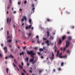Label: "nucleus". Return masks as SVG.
Listing matches in <instances>:
<instances>
[{"mask_svg":"<svg viewBox=\"0 0 75 75\" xmlns=\"http://www.w3.org/2000/svg\"><path fill=\"white\" fill-rule=\"evenodd\" d=\"M70 43H69V41H67L66 42V45L64 48L63 49L64 51H65V50L67 49V48H68L69 46L70 45Z\"/></svg>","mask_w":75,"mask_h":75,"instance_id":"nucleus-2","label":"nucleus"},{"mask_svg":"<svg viewBox=\"0 0 75 75\" xmlns=\"http://www.w3.org/2000/svg\"><path fill=\"white\" fill-rule=\"evenodd\" d=\"M47 36H48V37H49V36H50V35L49 34H50V32L49 31H47Z\"/></svg>","mask_w":75,"mask_h":75,"instance_id":"nucleus-19","label":"nucleus"},{"mask_svg":"<svg viewBox=\"0 0 75 75\" xmlns=\"http://www.w3.org/2000/svg\"><path fill=\"white\" fill-rule=\"evenodd\" d=\"M35 50H37V47H36L34 48Z\"/></svg>","mask_w":75,"mask_h":75,"instance_id":"nucleus-46","label":"nucleus"},{"mask_svg":"<svg viewBox=\"0 0 75 75\" xmlns=\"http://www.w3.org/2000/svg\"><path fill=\"white\" fill-rule=\"evenodd\" d=\"M8 58V57H5V59H7Z\"/></svg>","mask_w":75,"mask_h":75,"instance_id":"nucleus-55","label":"nucleus"},{"mask_svg":"<svg viewBox=\"0 0 75 75\" xmlns=\"http://www.w3.org/2000/svg\"><path fill=\"white\" fill-rule=\"evenodd\" d=\"M62 43V40L59 39V44H61Z\"/></svg>","mask_w":75,"mask_h":75,"instance_id":"nucleus-11","label":"nucleus"},{"mask_svg":"<svg viewBox=\"0 0 75 75\" xmlns=\"http://www.w3.org/2000/svg\"><path fill=\"white\" fill-rule=\"evenodd\" d=\"M13 65H14V67H16L17 66H16V65H15V64H14V63H13Z\"/></svg>","mask_w":75,"mask_h":75,"instance_id":"nucleus-42","label":"nucleus"},{"mask_svg":"<svg viewBox=\"0 0 75 75\" xmlns=\"http://www.w3.org/2000/svg\"><path fill=\"white\" fill-rule=\"evenodd\" d=\"M31 30H34V27H32L31 28Z\"/></svg>","mask_w":75,"mask_h":75,"instance_id":"nucleus-52","label":"nucleus"},{"mask_svg":"<svg viewBox=\"0 0 75 75\" xmlns=\"http://www.w3.org/2000/svg\"><path fill=\"white\" fill-rule=\"evenodd\" d=\"M27 1H25L24 2V3L25 4H27Z\"/></svg>","mask_w":75,"mask_h":75,"instance_id":"nucleus-36","label":"nucleus"},{"mask_svg":"<svg viewBox=\"0 0 75 75\" xmlns=\"http://www.w3.org/2000/svg\"><path fill=\"white\" fill-rule=\"evenodd\" d=\"M30 62H32V64L34 65L35 63L37 62V60H35V61L34 60V59H30Z\"/></svg>","mask_w":75,"mask_h":75,"instance_id":"nucleus-3","label":"nucleus"},{"mask_svg":"<svg viewBox=\"0 0 75 75\" xmlns=\"http://www.w3.org/2000/svg\"><path fill=\"white\" fill-rule=\"evenodd\" d=\"M66 38H66V35L63 36L62 38V40H65Z\"/></svg>","mask_w":75,"mask_h":75,"instance_id":"nucleus-8","label":"nucleus"},{"mask_svg":"<svg viewBox=\"0 0 75 75\" xmlns=\"http://www.w3.org/2000/svg\"><path fill=\"white\" fill-rule=\"evenodd\" d=\"M23 19L25 20V21H27V18H26L25 16L23 17Z\"/></svg>","mask_w":75,"mask_h":75,"instance_id":"nucleus-18","label":"nucleus"},{"mask_svg":"<svg viewBox=\"0 0 75 75\" xmlns=\"http://www.w3.org/2000/svg\"><path fill=\"white\" fill-rule=\"evenodd\" d=\"M18 4L19 5H20L21 4V2H18Z\"/></svg>","mask_w":75,"mask_h":75,"instance_id":"nucleus-38","label":"nucleus"},{"mask_svg":"<svg viewBox=\"0 0 75 75\" xmlns=\"http://www.w3.org/2000/svg\"><path fill=\"white\" fill-rule=\"evenodd\" d=\"M54 52H57V49H55Z\"/></svg>","mask_w":75,"mask_h":75,"instance_id":"nucleus-59","label":"nucleus"},{"mask_svg":"<svg viewBox=\"0 0 75 75\" xmlns=\"http://www.w3.org/2000/svg\"><path fill=\"white\" fill-rule=\"evenodd\" d=\"M14 60L15 64H17V62H16L15 59H14Z\"/></svg>","mask_w":75,"mask_h":75,"instance_id":"nucleus-35","label":"nucleus"},{"mask_svg":"<svg viewBox=\"0 0 75 75\" xmlns=\"http://www.w3.org/2000/svg\"><path fill=\"white\" fill-rule=\"evenodd\" d=\"M7 47H5L4 48V50H5V52L6 53H7Z\"/></svg>","mask_w":75,"mask_h":75,"instance_id":"nucleus-7","label":"nucleus"},{"mask_svg":"<svg viewBox=\"0 0 75 75\" xmlns=\"http://www.w3.org/2000/svg\"><path fill=\"white\" fill-rule=\"evenodd\" d=\"M38 55H40V52H38Z\"/></svg>","mask_w":75,"mask_h":75,"instance_id":"nucleus-48","label":"nucleus"},{"mask_svg":"<svg viewBox=\"0 0 75 75\" xmlns=\"http://www.w3.org/2000/svg\"><path fill=\"white\" fill-rule=\"evenodd\" d=\"M53 71L55 72V69H53Z\"/></svg>","mask_w":75,"mask_h":75,"instance_id":"nucleus-61","label":"nucleus"},{"mask_svg":"<svg viewBox=\"0 0 75 75\" xmlns=\"http://www.w3.org/2000/svg\"><path fill=\"white\" fill-rule=\"evenodd\" d=\"M27 65L28 66H29V65H30V64H29V63H28L27 64Z\"/></svg>","mask_w":75,"mask_h":75,"instance_id":"nucleus-50","label":"nucleus"},{"mask_svg":"<svg viewBox=\"0 0 75 75\" xmlns=\"http://www.w3.org/2000/svg\"><path fill=\"white\" fill-rule=\"evenodd\" d=\"M27 34L28 37H29V36H30V35H32V33H28Z\"/></svg>","mask_w":75,"mask_h":75,"instance_id":"nucleus-13","label":"nucleus"},{"mask_svg":"<svg viewBox=\"0 0 75 75\" xmlns=\"http://www.w3.org/2000/svg\"><path fill=\"white\" fill-rule=\"evenodd\" d=\"M9 47L11 48V47H12V46H11V45H9Z\"/></svg>","mask_w":75,"mask_h":75,"instance_id":"nucleus-56","label":"nucleus"},{"mask_svg":"<svg viewBox=\"0 0 75 75\" xmlns=\"http://www.w3.org/2000/svg\"><path fill=\"white\" fill-rule=\"evenodd\" d=\"M42 45H44L45 44V43H42Z\"/></svg>","mask_w":75,"mask_h":75,"instance_id":"nucleus-63","label":"nucleus"},{"mask_svg":"<svg viewBox=\"0 0 75 75\" xmlns=\"http://www.w3.org/2000/svg\"><path fill=\"white\" fill-rule=\"evenodd\" d=\"M22 66H23V65H24V64L23 62H22Z\"/></svg>","mask_w":75,"mask_h":75,"instance_id":"nucleus-54","label":"nucleus"},{"mask_svg":"<svg viewBox=\"0 0 75 75\" xmlns=\"http://www.w3.org/2000/svg\"><path fill=\"white\" fill-rule=\"evenodd\" d=\"M27 53L29 55H31V57H32L33 58H33H34V56H33V55H35V53H33V50H32V51H30V52L29 51H28L27 52Z\"/></svg>","mask_w":75,"mask_h":75,"instance_id":"nucleus-1","label":"nucleus"},{"mask_svg":"<svg viewBox=\"0 0 75 75\" xmlns=\"http://www.w3.org/2000/svg\"><path fill=\"white\" fill-rule=\"evenodd\" d=\"M24 55V52H22V53H20V55Z\"/></svg>","mask_w":75,"mask_h":75,"instance_id":"nucleus-15","label":"nucleus"},{"mask_svg":"<svg viewBox=\"0 0 75 75\" xmlns=\"http://www.w3.org/2000/svg\"><path fill=\"white\" fill-rule=\"evenodd\" d=\"M10 6H7V8L8 9H9V8H10Z\"/></svg>","mask_w":75,"mask_h":75,"instance_id":"nucleus-34","label":"nucleus"},{"mask_svg":"<svg viewBox=\"0 0 75 75\" xmlns=\"http://www.w3.org/2000/svg\"><path fill=\"white\" fill-rule=\"evenodd\" d=\"M67 57V55L65 56H62V58H66Z\"/></svg>","mask_w":75,"mask_h":75,"instance_id":"nucleus-17","label":"nucleus"},{"mask_svg":"<svg viewBox=\"0 0 75 75\" xmlns=\"http://www.w3.org/2000/svg\"><path fill=\"white\" fill-rule=\"evenodd\" d=\"M19 68H21V69H23V67L21 66V65H19Z\"/></svg>","mask_w":75,"mask_h":75,"instance_id":"nucleus-12","label":"nucleus"},{"mask_svg":"<svg viewBox=\"0 0 75 75\" xmlns=\"http://www.w3.org/2000/svg\"><path fill=\"white\" fill-rule=\"evenodd\" d=\"M31 27H32V25H29L28 27L26 26L25 27V29H26V30H28V29H30V28Z\"/></svg>","mask_w":75,"mask_h":75,"instance_id":"nucleus-6","label":"nucleus"},{"mask_svg":"<svg viewBox=\"0 0 75 75\" xmlns=\"http://www.w3.org/2000/svg\"><path fill=\"white\" fill-rule=\"evenodd\" d=\"M9 34V31L8 30L7 31V36H8V35Z\"/></svg>","mask_w":75,"mask_h":75,"instance_id":"nucleus-28","label":"nucleus"},{"mask_svg":"<svg viewBox=\"0 0 75 75\" xmlns=\"http://www.w3.org/2000/svg\"><path fill=\"white\" fill-rule=\"evenodd\" d=\"M69 33H70L69 32H67V34H69Z\"/></svg>","mask_w":75,"mask_h":75,"instance_id":"nucleus-57","label":"nucleus"},{"mask_svg":"<svg viewBox=\"0 0 75 75\" xmlns=\"http://www.w3.org/2000/svg\"><path fill=\"white\" fill-rule=\"evenodd\" d=\"M9 57H11V58H14V57L11 54Z\"/></svg>","mask_w":75,"mask_h":75,"instance_id":"nucleus-25","label":"nucleus"},{"mask_svg":"<svg viewBox=\"0 0 75 75\" xmlns=\"http://www.w3.org/2000/svg\"><path fill=\"white\" fill-rule=\"evenodd\" d=\"M22 75H24V74L23 73H22Z\"/></svg>","mask_w":75,"mask_h":75,"instance_id":"nucleus-64","label":"nucleus"},{"mask_svg":"<svg viewBox=\"0 0 75 75\" xmlns=\"http://www.w3.org/2000/svg\"><path fill=\"white\" fill-rule=\"evenodd\" d=\"M29 71L30 72H31V73H32V71H31V70H30Z\"/></svg>","mask_w":75,"mask_h":75,"instance_id":"nucleus-58","label":"nucleus"},{"mask_svg":"<svg viewBox=\"0 0 75 75\" xmlns=\"http://www.w3.org/2000/svg\"><path fill=\"white\" fill-rule=\"evenodd\" d=\"M52 61H53V59H54V53H52V56L50 58Z\"/></svg>","mask_w":75,"mask_h":75,"instance_id":"nucleus-4","label":"nucleus"},{"mask_svg":"<svg viewBox=\"0 0 75 75\" xmlns=\"http://www.w3.org/2000/svg\"><path fill=\"white\" fill-rule=\"evenodd\" d=\"M23 38H26V37H25V35H24L23 36Z\"/></svg>","mask_w":75,"mask_h":75,"instance_id":"nucleus-49","label":"nucleus"},{"mask_svg":"<svg viewBox=\"0 0 75 75\" xmlns=\"http://www.w3.org/2000/svg\"><path fill=\"white\" fill-rule=\"evenodd\" d=\"M47 21H48V22H50V21H51V20H50V19L49 18L47 19Z\"/></svg>","mask_w":75,"mask_h":75,"instance_id":"nucleus-21","label":"nucleus"},{"mask_svg":"<svg viewBox=\"0 0 75 75\" xmlns=\"http://www.w3.org/2000/svg\"><path fill=\"white\" fill-rule=\"evenodd\" d=\"M29 22L30 23V24H31V19H30L29 20Z\"/></svg>","mask_w":75,"mask_h":75,"instance_id":"nucleus-23","label":"nucleus"},{"mask_svg":"<svg viewBox=\"0 0 75 75\" xmlns=\"http://www.w3.org/2000/svg\"><path fill=\"white\" fill-rule=\"evenodd\" d=\"M67 52L68 53H69V50H67Z\"/></svg>","mask_w":75,"mask_h":75,"instance_id":"nucleus-47","label":"nucleus"},{"mask_svg":"<svg viewBox=\"0 0 75 75\" xmlns=\"http://www.w3.org/2000/svg\"><path fill=\"white\" fill-rule=\"evenodd\" d=\"M57 57H58V56H59V51H57Z\"/></svg>","mask_w":75,"mask_h":75,"instance_id":"nucleus-16","label":"nucleus"},{"mask_svg":"<svg viewBox=\"0 0 75 75\" xmlns=\"http://www.w3.org/2000/svg\"><path fill=\"white\" fill-rule=\"evenodd\" d=\"M61 68H59V69H58V70L59 71H60V70H61Z\"/></svg>","mask_w":75,"mask_h":75,"instance_id":"nucleus-60","label":"nucleus"},{"mask_svg":"<svg viewBox=\"0 0 75 75\" xmlns=\"http://www.w3.org/2000/svg\"><path fill=\"white\" fill-rule=\"evenodd\" d=\"M0 57H1V58H2V55H1V54L0 53Z\"/></svg>","mask_w":75,"mask_h":75,"instance_id":"nucleus-40","label":"nucleus"},{"mask_svg":"<svg viewBox=\"0 0 75 75\" xmlns=\"http://www.w3.org/2000/svg\"><path fill=\"white\" fill-rule=\"evenodd\" d=\"M24 18H23L22 19L21 21H22V22H23V21H24Z\"/></svg>","mask_w":75,"mask_h":75,"instance_id":"nucleus-43","label":"nucleus"},{"mask_svg":"<svg viewBox=\"0 0 75 75\" xmlns=\"http://www.w3.org/2000/svg\"><path fill=\"white\" fill-rule=\"evenodd\" d=\"M62 54V52H61V53L59 54V58H62V56H61Z\"/></svg>","mask_w":75,"mask_h":75,"instance_id":"nucleus-10","label":"nucleus"},{"mask_svg":"<svg viewBox=\"0 0 75 75\" xmlns=\"http://www.w3.org/2000/svg\"><path fill=\"white\" fill-rule=\"evenodd\" d=\"M28 57H27L26 58V62H28Z\"/></svg>","mask_w":75,"mask_h":75,"instance_id":"nucleus-22","label":"nucleus"},{"mask_svg":"<svg viewBox=\"0 0 75 75\" xmlns=\"http://www.w3.org/2000/svg\"><path fill=\"white\" fill-rule=\"evenodd\" d=\"M40 42H40L39 41V40H38L37 41V43H38V44H40Z\"/></svg>","mask_w":75,"mask_h":75,"instance_id":"nucleus-24","label":"nucleus"},{"mask_svg":"<svg viewBox=\"0 0 75 75\" xmlns=\"http://www.w3.org/2000/svg\"><path fill=\"white\" fill-rule=\"evenodd\" d=\"M18 42V41L17 40H16V43L15 44H17Z\"/></svg>","mask_w":75,"mask_h":75,"instance_id":"nucleus-53","label":"nucleus"},{"mask_svg":"<svg viewBox=\"0 0 75 75\" xmlns=\"http://www.w3.org/2000/svg\"><path fill=\"white\" fill-rule=\"evenodd\" d=\"M70 28L71 29H74V26H71Z\"/></svg>","mask_w":75,"mask_h":75,"instance_id":"nucleus-20","label":"nucleus"},{"mask_svg":"<svg viewBox=\"0 0 75 75\" xmlns=\"http://www.w3.org/2000/svg\"><path fill=\"white\" fill-rule=\"evenodd\" d=\"M23 71L24 72H25V73H26V71H25V69H23Z\"/></svg>","mask_w":75,"mask_h":75,"instance_id":"nucleus-44","label":"nucleus"},{"mask_svg":"<svg viewBox=\"0 0 75 75\" xmlns=\"http://www.w3.org/2000/svg\"><path fill=\"white\" fill-rule=\"evenodd\" d=\"M43 41H45V40H47V38L43 37Z\"/></svg>","mask_w":75,"mask_h":75,"instance_id":"nucleus-26","label":"nucleus"},{"mask_svg":"<svg viewBox=\"0 0 75 75\" xmlns=\"http://www.w3.org/2000/svg\"><path fill=\"white\" fill-rule=\"evenodd\" d=\"M39 71H40V73H41V72H42V70H39Z\"/></svg>","mask_w":75,"mask_h":75,"instance_id":"nucleus-51","label":"nucleus"},{"mask_svg":"<svg viewBox=\"0 0 75 75\" xmlns=\"http://www.w3.org/2000/svg\"><path fill=\"white\" fill-rule=\"evenodd\" d=\"M40 51H43V49H42L40 48L39 49Z\"/></svg>","mask_w":75,"mask_h":75,"instance_id":"nucleus-30","label":"nucleus"},{"mask_svg":"<svg viewBox=\"0 0 75 75\" xmlns=\"http://www.w3.org/2000/svg\"><path fill=\"white\" fill-rule=\"evenodd\" d=\"M9 3L10 4H11L12 2H11V0H9Z\"/></svg>","mask_w":75,"mask_h":75,"instance_id":"nucleus-37","label":"nucleus"},{"mask_svg":"<svg viewBox=\"0 0 75 75\" xmlns=\"http://www.w3.org/2000/svg\"><path fill=\"white\" fill-rule=\"evenodd\" d=\"M8 42H11V41H12V40L11 39L10 40H8Z\"/></svg>","mask_w":75,"mask_h":75,"instance_id":"nucleus-27","label":"nucleus"},{"mask_svg":"<svg viewBox=\"0 0 75 75\" xmlns=\"http://www.w3.org/2000/svg\"><path fill=\"white\" fill-rule=\"evenodd\" d=\"M46 43L47 44V45L48 46H49V45H50V44L49 43V40H46Z\"/></svg>","mask_w":75,"mask_h":75,"instance_id":"nucleus-9","label":"nucleus"},{"mask_svg":"<svg viewBox=\"0 0 75 75\" xmlns=\"http://www.w3.org/2000/svg\"><path fill=\"white\" fill-rule=\"evenodd\" d=\"M68 39L69 40H72V37H69L68 38Z\"/></svg>","mask_w":75,"mask_h":75,"instance_id":"nucleus-14","label":"nucleus"},{"mask_svg":"<svg viewBox=\"0 0 75 75\" xmlns=\"http://www.w3.org/2000/svg\"><path fill=\"white\" fill-rule=\"evenodd\" d=\"M6 72H7V73H8V69L7 68H6Z\"/></svg>","mask_w":75,"mask_h":75,"instance_id":"nucleus-39","label":"nucleus"},{"mask_svg":"<svg viewBox=\"0 0 75 75\" xmlns=\"http://www.w3.org/2000/svg\"><path fill=\"white\" fill-rule=\"evenodd\" d=\"M13 13H14L15 14H16V11H15L13 12Z\"/></svg>","mask_w":75,"mask_h":75,"instance_id":"nucleus-62","label":"nucleus"},{"mask_svg":"<svg viewBox=\"0 0 75 75\" xmlns=\"http://www.w3.org/2000/svg\"><path fill=\"white\" fill-rule=\"evenodd\" d=\"M9 20V18H8V17L7 18V23H8V20Z\"/></svg>","mask_w":75,"mask_h":75,"instance_id":"nucleus-29","label":"nucleus"},{"mask_svg":"<svg viewBox=\"0 0 75 75\" xmlns=\"http://www.w3.org/2000/svg\"><path fill=\"white\" fill-rule=\"evenodd\" d=\"M36 38L37 39L39 38V36H38V35H37L36 37Z\"/></svg>","mask_w":75,"mask_h":75,"instance_id":"nucleus-32","label":"nucleus"},{"mask_svg":"<svg viewBox=\"0 0 75 75\" xmlns=\"http://www.w3.org/2000/svg\"><path fill=\"white\" fill-rule=\"evenodd\" d=\"M11 36H8V37H7V38L8 39L9 38H11Z\"/></svg>","mask_w":75,"mask_h":75,"instance_id":"nucleus-31","label":"nucleus"},{"mask_svg":"<svg viewBox=\"0 0 75 75\" xmlns=\"http://www.w3.org/2000/svg\"><path fill=\"white\" fill-rule=\"evenodd\" d=\"M64 62L62 63H61V66H63V65H64Z\"/></svg>","mask_w":75,"mask_h":75,"instance_id":"nucleus-41","label":"nucleus"},{"mask_svg":"<svg viewBox=\"0 0 75 75\" xmlns=\"http://www.w3.org/2000/svg\"><path fill=\"white\" fill-rule=\"evenodd\" d=\"M11 18L9 19V24H10V22H11Z\"/></svg>","mask_w":75,"mask_h":75,"instance_id":"nucleus-33","label":"nucleus"},{"mask_svg":"<svg viewBox=\"0 0 75 75\" xmlns=\"http://www.w3.org/2000/svg\"><path fill=\"white\" fill-rule=\"evenodd\" d=\"M32 6L33 7V8H32V11H33V13H34V10H35V8L34 7V4H33L32 5Z\"/></svg>","mask_w":75,"mask_h":75,"instance_id":"nucleus-5","label":"nucleus"},{"mask_svg":"<svg viewBox=\"0 0 75 75\" xmlns=\"http://www.w3.org/2000/svg\"><path fill=\"white\" fill-rule=\"evenodd\" d=\"M60 50H61V51H63V49L62 48H60Z\"/></svg>","mask_w":75,"mask_h":75,"instance_id":"nucleus-45","label":"nucleus"}]
</instances>
